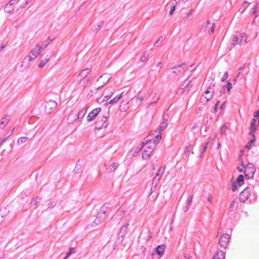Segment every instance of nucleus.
<instances>
[{"label":"nucleus","instance_id":"42","mask_svg":"<svg viewBox=\"0 0 259 259\" xmlns=\"http://www.w3.org/2000/svg\"><path fill=\"white\" fill-rule=\"evenodd\" d=\"M235 203V200H233V201H232L231 204H230V208H232V207H234V205Z\"/></svg>","mask_w":259,"mask_h":259},{"label":"nucleus","instance_id":"30","mask_svg":"<svg viewBox=\"0 0 259 259\" xmlns=\"http://www.w3.org/2000/svg\"><path fill=\"white\" fill-rule=\"evenodd\" d=\"M161 133H159V134L157 135L155 137V140L154 141V143H155V144L158 143L160 141V140H161Z\"/></svg>","mask_w":259,"mask_h":259},{"label":"nucleus","instance_id":"14","mask_svg":"<svg viewBox=\"0 0 259 259\" xmlns=\"http://www.w3.org/2000/svg\"><path fill=\"white\" fill-rule=\"evenodd\" d=\"M101 108H97L91 112L88 116V120L91 121L94 119L101 111Z\"/></svg>","mask_w":259,"mask_h":259},{"label":"nucleus","instance_id":"43","mask_svg":"<svg viewBox=\"0 0 259 259\" xmlns=\"http://www.w3.org/2000/svg\"><path fill=\"white\" fill-rule=\"evenodd\" d=\"M220 103V102L219 101H218L216 104H215V107H214V110L215 111H217V107H218V106L219 105Z\"/></svg>","mask_w":259,"mask_h":259},{"label":"nucleus","instance_id":"19","mask_svg":"<svg viewBox=\"0 0 259 259\" xmlns=\"http://www.w3.org/2000/svg\"><path fill=\"white\" fill-rule=\"evenodd\" d=\"M128 102L125 101H122L119 105V110L121 112H125L128 109Z\"/></svg>","mask_w":259,"mask_h":259},{"label":"nucleus","instance_id":"18","mask_svg":"<svg viewBox=\"0 0 259 259\" xmlns=\"http://www.w3.org/2000/svg\"><path fill=\"white\" fill-rule=\"evenodd\" d=\"M77 119V113L74 111H72L68 117V120L69 123H73L74 122L76 119Z\"/></svg>","mask_w":259,"mask_h":259},{"label":"nucleus","instance_id":"26","mask_svg":"<svg viewBox=\"0 0 259 259\" xmlns=\"http://www.w3.org/2000/svg\"><path fill=\"white\" fill-rule=\"evenodd\" d=\"M145 97V94L144 93L140 92L137 97V99L139 100V101L141 102L143 101Z\"/></svg>","mask_w":259,"mask_h":259},{"label":"nucleus","instance_id":"10","mask_svg":"<svg viewBox=\"0 0 259 259\" xmlns=\"http://www.w3.org/2000/svg\"><path fill=\"white\" fill-rule=\"evenodd\" d=\"M114 92L115 90L112 89L106 90L102 94L101 98H103V100L102 101H107L110 99L113 96Z\"/></svg>","mask_w":259,"mask_h":259},{"label":"nucleus","instance_id":"20","mask_svg":"<svg viewBox=\"0 0 259 259\" xmlns=\"http://www.w3.org/2000/svg\"><path fill=\"white\" fill-rule=\"evenodd\" d=\"M225 252L222 251H218L214 255L212 259H225Z\"/></svg>","mask_w":259,"mask_h":259},{"label":"nucleus","instance_id":"55","mask_svg":"<svg viewBox=\"0 0 259 259\" xmlns=\"http://www.w3.org/2000/svg\"><path fill=\"white\" fill-rule=\"evenodd\" d=\"M146 144V143H143V146L145 144Z\"/></svg>","mask_w":259,"mask_h":259},{"label":"nucleus","instance_id":"40","mask_svg":"<svg viewBox=\"0 0 259 259\" xmlns=\"http://www.w3.org/2000/svg\"><path fill=\"white\" fill-rule=\"evenodd\" d=\"M193 13V9H191L189 12L187 14V16L188 17H189L190 16H191L192 13Z\"/></svg>","mask_w":259,"mask_h":259},{"label":"nucleus","instance_id":"53","mask_svg":"<svg viewBox=\"0 0 259 259\" xmlns=\"http://www.w3.org/2000/svg\"><path fill=\"white\" fill-rule=\"evenodd\" d=\"M156 101H155V102H152V103H151V105H152V104H153L155 103L156 102Z\"/></svg>","mask_w":259,"mask_h":259},{"label":"nucleus","instance_id":"5","mask_svg":"<svg viewBox=\"0 0 259 259\" xmlns=\"http://www.w3.org/2000/svg\"><path fill=\"white\" fill-rule=\"evenodd\" d=\"M255 171L254 166L252 163H248L245 167L244 169L245 176L247 179L253 177Z\"/></svg>","mask_w":259,"mask_h":259},{"label":"nucleus","instance_id":"6","mask_svg":"<svg viewBox=\"0 0 259 259\" xmlns=\"http://www.w3.org/2000/svg\"><path fill=\"white\" fill-rule=\"evenodd\" d=\"M18 1L12 0L5 7L4 10L7 13H11L13 12L14 8L17 6H19Z\"/></svg>","mask_w":259,"mask_h":259},{"label":"nucleus","instance_id":"17","mask_svg":"<svg viewBox=\"0 0 259 259\" xmlns=\"http://www.w3.org/2000/svg\"><path fill=\"white\" fill-rule=\"evenodd\" d=\"M185 65V63H183L182 64L172 67V69L173 70V72L174 73H177L178 72L183 71L184 70Z\"/></svg>","mask_w":259,"mask_h":259},{"label":"nucleus","instance_id":"46","mask_svg":"<svg viewBox=\"0 0 259 259\" xmlns=\"http://www.w3.org/2000/svg\"><path fill=\"white\" fill-rule=\"evenodd\" d=\"M127 225L126 226H123L121 229V230H123V231H125V230L127 228Z\"/></svg>","mask_w":259,"mask_h":259},{"label":"nucleus","instance_id":"51","mask_svg":"<svg viewBox=\"0 0 259 259\" xmlns=\"http://www.w3.org/2000/svg\"><path fill=\"white\" fill-rule=\"evenodd\" d=\"M221 146V144L220 143H219L218 145V149H219Z\"/></svg>","mask_w":259,"mask_h":259},{"label":"nucleus","instance_id":"61","mask_svg":"<svg viewBox=\"0 0 259 259\" xmlns=\"http://www.w3.org/2000/svg\"><path fill=\"white\" fill-rule=\"evenodd\" d=\"M258 101H259V96H258Z\"/></svg>","mask_w":259,"mask_h":259},{"label":"nucleus","instance_id":"56","mask_svg":"<svg viewBox=\"0 0 259 259\" xmlns=\"http://www.w3.org/2000/svg\"><path fill=\"white\" fill-rule=\"evenodd\" d=\"M246 147L248 148V149H249V147H248L247 146H246Z\"/></svg>","mask_w":259,"mask_h":259},{"label":"nucleus","instance_id":"16","mask_svg":"<svg viewBox=\"0 0 259 259\" xmlns=\"http://www.w3.org/2000/svg\"><path fill=\"white\" fill-rule=\"evenodd\" d=\"M152 151L153 149L151 147H148L147 149L144 150L142 155V158L143 159H148L150 157Z\"/></svg>","mask_w":259,"mask_h":259},{"label":"nucleus","instance_id":"3","mask_svg":"<svg viewBox=\"0 0 259 259\" xmlns=\"http://www.w3.org/2000/svg\"><path fill=\"white\" fill-rule=\"evenodd\" d=\"M49 43L50 41L48 40L47 44L43 46H40L39 45H37L30 52L28 55V60L25 59L23 63H24V62L26 61L27 62V63H29V62H30L32 59L37 57L40 54L41 50H44Z\"/></svg>","mask_w":259,"mask_h":259},{"label":"nucleus","instance_id":"25","mask_svg":"<svg viewBox=\"0 0 259 259\" xmlns=\"http://www.w3.org/2000/svg\"><path fill=\"white\" fill-rule=\"evenodd\" d=\"M206 24H207L206 27L208 26L209 25H211L210 28V33L212 34L213 33V31H214V27H215L214 23H211L210 20H208L207 21Z\"/></svg>","mask_w":259,"mask_h":259},{"label":"nucleus","instance_id":"48","mask_svg":"<svg viewBox=\"0 0 259 259\" xmlns=\"http://www.w3.org/2000/svg\"><path fill=\"white\" fill-rule=\"evenodd\" d=\"M5 139H0V144L1 145L4 141H5Z\"/></svg>","mask_w":259,"mask_h":259},{"label":"nucleus","instance_id":"11","mask_svg":"<svg viewBox=\"0 0 259 259\" xmlns=\"http://www.w3.org/2000/svg\"><path fill=\"white\" fill-rule=\"evenodd\" d=\"M250 195V191L248 188L244 189L240 195L239 199L242 202L246 201Z\"/></svg>","mask_w":259,"mask_h":259},{"label":"nucleus","instance_id":"29","mask_svg":"<svg viewBox=\"0 0 259 259\" xmlns=\"http://www.w3.org/2000/svg\"><path fill=\"white\" fill-rule=\"evenodd\" d=\"M191 145H189L186 147V148L185 150V152H184L186 156L188 157L189 156V155H190L189 154L191 152Z\"/></svg>","mask_w":259,"mask_h":259},{"label":"nucleus","instance_id":"41","mask_svg":"<svg viewBox=\"0 0 259 259\" xmlns=\"http://www.w3.org/2000/svg\"><path fill=\"white\" fill-rule=\"evenodd\" d=\"M192 199H193V196L192 195L189 196L188 198V202H191L192 200Z\"/></svg>","mask_w":259,"mask_h":259},{"label":"nucleus","instance_id":"36","mask_svg":"<svg viewBox=\"0 0 259 259\" xmlns=\"http://www.w3.org/2000/svg\"><path fill=\"white\" fill-rule=\"evenodd\" d=\"M228 92L229 93L231 89H232V84L230 82H228L227 85L226 86Z\"/></svg>","mask_w":259,"mask_h":259},{"label":"nucleus","instance_id":"47","mask_svg":"<svg viewBox=\"0 0 259 259\" xmlns=\"http://www.w3.org/2000/svg\"><path fill=\"white\" fill-rule=\"evenodd\" d=\"M208 200L210 203H212V199H211V197H208Z\"/></svg>","mask_w":259,"mask_h":259},{"label":"nucleus","instance_id":"60","mask_svg":"<svg viewBox=\"0 0 259 259\" xmlns=\"http://www.w3.org/2000/svg\"><path fill=\"white\" fill-rule=\"evenodd\" d=\"M142 148V147H141V148L140 149V150H140H140H141Z\"/></svg>","mask_w":259,"mask_h":259},{"label":"nucleus","instance_id":"1","mask_svg":"<svg viewBox=\"0 0 259 259\" xmlns=\"http://www.w3.org/2000/svg\"><path fill=\"white\" fill-rule=\"evenodd\" d=\"M213 81V77H209L205 79L204 83L206 85H209V87L205 92L204 95L200 98V102L203 104H205L213 96L214 91L212 87L214 86V84H212Z\"/></svg>","mask_w":259,"mask_h":259},{"label":"nucleus","instance_id":"44","mask_svg":"<svg viewBox=\"0 0 259 259\" xmlns=\"http://www.w3.org/2000/svg\"><path fill=\"white\" fill-rule=\"evenodd\" d=\"M6 44H2L1 48V49H0V51H1L2 49H3L4 48H5V47H6Z\"/></svg>","mask_w":259,"mask_h":259},{"label":"nucleus","instance_id":"24","mask_svg":"<svg viewBox=\"0 0 259 259\" xmlns=\"http://www.w3.org/2000/svg\"><path fill=\"white\" fill-rule=\"evenodd\" d=\"M9 120V116L7 115L5 116L2 119L0 125L2 126V127H5V125L8 123Z\"/></svg>","mask_w":259,"mask_h":259},{"label":"nucleus","instance_id":"57","mask_svg":"<svg viewBox=\"0 0 259 259\" xmlns=\"http://www.w3.org/2000/svg\"><path fill=\"white\" fill-rule=\"evenodd\" d=\"M246 147L248 148V149H249V147H248L247 146H246Z\"/></svg>","mask_w":259,"mask_h":259},{"label":"nucleus","instance_id":"22","mask_svg":"<svg viewBox=\"0 0 259 259\" xmlns=\"http://www.w3.org/2000/svg\"><path fill=\"white\" fill-rule=\"evenodd\" d=\"M193 77L191 76H189L187 79H186L182 84V87L186 88H190L191 87V85L190 84L191 82L193 80Z\"/></svg>","mask_w":259,"mask_h":259},{"label":"nucleus","instance_id":"12","mask_svg":"<svg viewBox=\"0 0 259 259\" xmlns=\"http://www.w3.org/2000/svg\"><path fill=\"white\" fill-rule=\"evenodd\" d=\"M254 118L252 119L250 126L251 132H253L255 130V122L256 120L258 121V125H259V109L254 112Z\"/></svg>","mask_w":259,"mask_h":259},{"label":"nucleus","instance_id":"39","mask_svg":"<svg viewBox=\"0 0 259 259\" xmlns=\"http://www.w3.org/2000/svg\"><path fill=\"white\" fill-rule=\"evenodd\" d=\"M257 9V6L256 5L253 8V11H252L253 14H255L256 13Z\"/></svg>","mask_w":259,"mask_h":259},{"label":"nucleus","instance_id":"2","mask_svg":"<svg viewBox=\"0 0 259 259\" xmlns=\"http://www.w3.org/2000/svg\"><path fill=\"white\" fill-rule=\"evenodd\" d=\"M111 78V75L108 73H104L101 75L95 83L93 88L91 90L92 93L95 92L104 84H105Z\"/></svg>","mask_w":259,"mask_h":259},{"label":"nucleus","instance_id":"8","mask_svg":"<svg viewBox=\"0 0 259 259\" xmlns=\"http://www.w3.org/2000/svg\"><path fill=\"white\" fill-rule=\"evenodd\" d=\"M230 240V235L228 234H223L219 239V244L221 247L226 248L228 246Z\"/></svg>","mask_w":259,"mask_h":259},{"label":"nucleus","instance_id":"37","mask_svg":"<svg viewBox=\"0 0 259 259\" xmlns=\"http://www.w3.org/2000/svg\"><path fill=\"white\" fill-rule=\"evenodd\" d=\"M77 118H81L84 115L85 113L83 112V111L77 113Z\"/></svg>","mask_w":259,"mask_h":259},{"label":"nucleus","instance_id":"21","mask_svg":"<svg viewBox=\"0 0 259 259\" xmlns=\"http://www.w3.org/2000/svg\"><path fill=\"white\" fill-rule=\"evenodd\" d=\"M165 246L164 245H158L156 249V252L160 256L163 254L165 251Z\"/></svg>","mask_w":259,"mask_h":259},{"label":"nucleus","instance_id":"23","mask_svg":"<svg viewBox=\"0 0 259 259\" xmlns=\"http://www.w3.org/2000/svg\"><path fill=\"white\" fill-rule=\"evenodd\" d=\"M123 94V93L122 92L121 94L116 96L115 97L111 100L108 104L112 105L116 103L121 98Z\"/></svg>","mask_w":259,"mask_h":259},{"label":"nucleus","instance_id":"45","mask_svg":"<svg viewBox=\"0 0 259 259\" xmlns=\"http://www.w3.org/2000/svg\"><path fill=\"white\" fill-rule=\"evenodd\" d=\"M237 189V186H235V185H233V187H232V190L233 191H235Z\"/></svg>","mask_w":259,"mask_h":259},{"label":"nucleus","instance_id":"35","mask_svg":"<svg viewBox=\"0 0 259 259\" xmlns=\"http://www.w3.org/2000/svg\"><path fill=\"white\" fill-rule=\"evenodd\" d=\"M28 140V138L27 137H22L18 139V143H24Z\"/></svg>","mask_w":259,"mask_h":259},{"label":"nucleus","instance_id":"50","mask_svg":"<svg viewBox=\"0 0 259 259\" xmlns=\"http://www.w3.org/2000/svg\"><path fill=\"white\" fill-rule=\"evenodd\" d=\"M89 80V79H88L87 81H85V82L84 83H83V85L85 86V85H86L87 84V83L88 82V81Z\"/></svg>","mask_w":259,"mask_h":259},{"label":"nucleus","instance_id":"62","mask_svg":"<svg viewBox=\"0 0 259 259\" xmlns=\"http://www.w3.org/2000/svg\"><path fill=\"white\" fill-rule=\"evenodd\" d=\"M180 0H179L178 1H179Z\"/></svg>","mask_w":259,"mask_h":259},{"label":"nucleus","instance_id":"32","mask_svg":"<svg viewBox=\"0 0 259 259\" xmlns=\"http://www.w3.org/2000/svg\"><path fill=\"white\" fill-rule=\"evenodd\" d=\"M75 248L74 247H71L69 252L67 253L64 259H67L74 251Z\"/></svg>","mask_w":259,"mask_h":259},{"label":"nucleus","instance_id":"49","mask_svg":"<svg viewBox=\"0 0 259 259\" xmlns=\"http://www.w3.org/2000/svg\"><path fill=\"white\" fill-rule=\"evenodd\" d=\"M253 138H255L254 135H253ZM254 139H253V140H251L250 142V143H252L254 142Z\"/></svg>","mask_w":259,"mask_h":259},{"label":"nucleus","instance_id":"28","mask_svg":"<svg viewBox=\"0 0 259 259\" xmlns=\"http://www.w3.org/2000/svg\"><path fill=\"white\" fill-rule=\"evenodd\" d=\"M167 126V123L166 122L164 121L163 122H162L159 127V128H158V130H159V133H161V131L164 130V128H165Z\"/></svg>","mask_w":259,"mask_h":259},{"label":"nucleus","instance_id":"31","mask_svg":"<svg viewBox=\"0 0 259 259\" xmlns=\"http://www.w3.org/2000/svg\"><path fill=\"white\" fill-rule=\"evenodd\" d=\"M175 1L176 2V3L172 4V6L171 8V9H170V10L169 11V14L170 15H172L173 12H174V11L176 9V5H177L178 2H177V0H175Z\"/></svg>","mask_w":259,"mask_h":259},{"label":"nucleus","instance_id":"4","mask_svg":"<svg viewBox=\"0 0 259 259\" xmlns=\"http://www.w3.org/2000/svg\"><path fill=\"white\" fill-rule=\"evenodd\" d=\"M243 40H244L246 43L247 42V36L246 34L242 33L240 34L239 37L237 35H235L232 39V43L231 44L230 49H233L236 44L239 45H241Z\"/></svg>","mask_w":259,"mask_h":259},{"label":"nucleus","instance_id":"33","mask_svg":"<svg viewBox=\"0 0 259 259\" xmlns=\"http://www.w3.org/2000/svg\"><path fill=\"white\" fill-rule=\"evenodd\" d=\"M118 165L116 163L112 164L111 165L109 166L110 170L111 171H114L116 168L117 167Z\"/></svg>","mask_w":259,"mask_h":259},{"label":"nucleus","instance_id":"52","mask_svg":"<svg viewBox=\"0 0 259 259\" xmlns=\"http://www.w3.org/2000/svg\"><path fill=\"white\" fill-rule=\"evenodd\" d=\"M205 148H206V147H204L203 148V151H204L205 150ZM203 152H201V153H202Z\"/></svg>","mask_w":259,"mask_h":259},{"label":"nucleus","instance_id":"59","mask_svg":"<svg viewBox=\"0 0 259 259\" xmlns=\"http://www.w3.org/2000/svg\"><path fill=\"white\" fill-rule=\"evenodd\" d=\"M154 253H152V255L153 256H154Z\"/></svg>","mask_w":259,"mask_h":259},{"label":"nucleus","instance_id":"38","mask_svg":"<svg viewBox=\"0 0 259 259\" xmlns=\"http://www.w3.org/2000/svg\"><path fill=\"white\" fill-rule=\"evenodd\" d=\"M147 56L146 55H143L141 58V61L144 62L147 59Z\"/></svg>","mask_w":259,"mask_h":259},{"label":"nucleus","instance_id":"34","mask_svg":"<svg viewBox=\"0 0 259 259\" xmlns=\"http://www.w3.org/2000/svg\"><path fill=\"white\" fill-rule=\"evenodd\" d=\"M244 164L243 161H241V165L238 167V169L240 172L243 171V169H245Z\"/></svg>","mask_w":259,"mask_h":259},{"label":"nucleus","instance_id":"13","mask_svg":"<svg viewBox=\"0 0 259 259\" xmlns=\"http://www.w3.org/2000/svg\"><path fill=\"white\" fill-rule=\"evenodd\" d=\"M165 166H162L160 167L158 173L153 179V183H155V184H157L158 183L160 178H161L162 176L163 175L165 171Z\"/></svg>","mask_w":259,"mask_h":259},{"label":"nucleus","instance_id":"54","mask_svg":"<svg viewBox=\"0 0 259 259\" xmlns=\"http://www.w3.org/2000/svg\"><path fill=\"white\" fill-rule=\"evenodd\" d=\"M107 124H106V125H105L104 127L105 128V127H107Z\"/></svg>","mask_w":259,"mask_h":259},{"label":"nucleus","instance_id":"15","mask_svg":"<svg viewBox=\"0 0 259 259\" xmlns=\"http://www.w3.org/2000/svg\"><path fill=\"white\" fill-rule=\"evenodd\" d=\"M49 60L50 58L49 57L48 55H41L40 58V62L38 64V67L40 68L44 67Z\"/></svg>","mask_w":259,"mask_h":259},{"label":"nucleus","instance_id":"58","mask_svg":"<svg viewBox=\"0 0 259 259\" xmlns=\"http://www.w3.org/2000/svg\"><path fill=\"white\" fill-rule=\"evenodd\" d=\"M246 147L248 148V149H249V147H248L247 146H246Z\"/></svg>","mask_w":259,"mask_h":259},{"label":"nucleus","instance_id":"7","mask_svg":"<svg viewBox=\"0 0 259 259\" xmlns=\"http://www.w3.org/2000/svg\"><path fill=\"white\" fill-rule=\"evenodd\" d=\"M57 103L54 100H49L46 104L45 110L48 113H51L57 108Z\"/></svg>","mask_w":259,"mask_h":259},{"label":"nucleus","instance_id":"9","mask_svg":"<svg viewBox=\"0 0 259 259\" xmlns=\"http://www.w3.org/2000/svg\"><path fill=\"white\" fill-rule=\"evenodd\" d=\"M91 69L86 68L82 70L79 74L77 77V80L79 82H81L82 80H83L90 73Z\"/></svg>","mask_w":259,"mask_h":259},{"label":"nucleus","instance_id":"27","mask_svg":"<svg viewBox=\"0 0 259 259\" xmlns=\"http://www.w3.org/2000/svg\"><path fill=\"white\" fill-rule=\"evenodd\" d=\"M244 182V177L242 175H240L238 176L237 179V182L239 186H241Z\"/></svg>","mask_w":259,"mask_h":259}]
</instances>
